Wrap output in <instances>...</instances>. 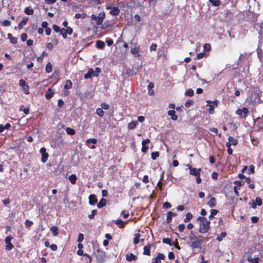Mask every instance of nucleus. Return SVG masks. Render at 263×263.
Masks as SVG:
<instances>
[{
    "label": "nucleus",
    "mask_w": 263,
    "mask_h": 263,
    "mask_svg": "<svg viewBox=\"0 0 263 263\" xmlns=\"http://www.w3.org/2000/svg\"><path fill=\"white\" fill-rule=\"evenodd\" d=\"M197 220L200 221L199 232L201 233H206L210 229V221L206 218L202 216H199L197 218Z\"/></svg>",
    "instance_id": "obj_1"
},
{
    "label": "nucleus",
    "mask_w": 263,
    "mask_h": 263,
    "mask_svg": "<svg viewBox=\"0 0 263 263\" xmlns=\"http://www.w3.org/2000/svg\"><path fill=\"white\" fill-rule=\"evenodd\" d=\"M190 247L194 250L195 249H200L202 241L198 239L196 235H193L189 237Z\"/></svg>",
    "instance_id": "obj_2"
},
{
    "label": "nucleus",
    "mask_w": 263,
    "mask_h": 263,
    "mask_svg": "<svg viewBox=\"0 0 263 263\" xmlns=\"http://www.w3.org/2000/svg\"><path fill=\"white\" fill-rule=\"evenodd\" d=\"M235 113L238 115L240 118L246 119L249 115V111L248 108L243 107L242 108L237 109Z\"/></svg>",
    "instance_id": "obj_3"
},
{
    "label": "nucleus",
    "mask_w": 263,
    "mask_h": 263,
    "mask_svg": "<svg viewBox=\"0 0 263 263\" xmlns=\"http://www.w3.org/2000/svg\"><path fill=\"white\" fill-rule=\"evenodd\" d=\"M207 106L209 107V112L210 114H213L214 113L215 107L217 106L218 101L215 100L212 101L211 100H207Z\"/></svg>",
    "instance_id": "obj_4"
},
{
    "label": "nucleus",
    "mask_w": 263,
    "mask_h": 263,
    "mask_svg": "<svg viewBox=\"0 0 263 263\" xmlns=\"http://www.w3.org/2000/svg\"><path fill=\"white\" fill-rule=\"evenodd\" d=\"M13 239V236L9 235L7 236L5 239V242L6 243L5 250L9 251L14 248V245L11 242V241Z\"/></svg>",
    "instance_id": "obj_5"
},
{
    "label": "nucleus",
    "mask_w": 263,
    "mask_h": 263,
    "mask_svg": "<svg viewBox=\"0 0 263 263\" xmlns=\"http://www.w3.org/2000/svg\"><path fill=\"white\" fill-rule=\"evenodd\" d=\"M19 85L22 88V91L26 95L29 94V86L26 83V82L23 79H21L19 81Z\"/></svg>",
    "instance_id": "obj_6"
},
{
    "label": "nucleus",
    "mask_w": 263,
    "mask_h": 263,
    "mask_svg": "<svg viewBox=\"0 0 263 263\" xmlns=\"http://www.w3.org/2000/svg\"><path fill=\"white\" fill-rule=\"evenodd\" d=\"M187 166L190 170V174L193 176H200V172L202 170L201 168H199L197 169L196 168H194L192 166V165L190 164H187Z\"/></svg>",
    "instance_id": "obj_7"
},
{
    "label": "nucleus",
    "mask_w": 263,
    "mask_h": 263,
    "mask_svg": "<svg viewBox=\"0 0 263 263\" xmlns=\"http://www.w3.org/2000/svg\"><path fill=\"white\" fill-rule=\"evenodd\" d=\"M107 10H110L109 13L114 16H117L119 14L120 10L118 7H111L108 5L106 6Z\"/></svg>",
    "instance_id": "obj_8"
},
{
    "label": "nucleus",
    "mask_w": 263,
    "mask_h": 263,
    "mask_svg": "<svg viewBox=\"0 0 263 263\" xmlns=\"http://www.w3.org/2000/svg\"><path fill=\"white\" fill-rule=\"evenodd\" d=\"M40 152L42 154V162L43 163L46 162L49 157L48 154L46 152V149L44 147H42Z\"/></svg>",
    "instance_id": "obj_9"
},
{
    "label": "nucleus",
    "mask_w": 263,
    "mask_h": 263,
    "mask_svg": "<svg viewBox=\"0 0 263 263\" xmlns=\"http://www.w3.org/2000/svg\"><path fill=\"white\" fill-rule=\"evenodd\" d=\"M97 143V140L95 138L88 139L86 141V145L91 149H95L96 146L94 145Z\"/></svg>",
    "instance_id": "obj_10"
},
{
    "label": "nucleus",
    "mask_w": 263,
    "mask_h": 263,
    "mask_svg": "<svg viewBox=\"0 0 263 263\" xmlns=\"http://www.w3.org/2000/svg\"><path fill=\"white\" fill-rule=\"evenodd\" d=\"M153 245V243L148 244L147 245L144 247L143 248V254L150 256L151 255V249L152 246Z\"/></svg>",
    "instance_id": "obj_11"
},
{
    "label": "nucleus",
    "mask_w": 263,
    "mask_h": 263,
    "mask_svg": "<svg viewBox=\"0 0 263 263\" xmlns=\"http://www.w3.org/2000/svg\"><path fill=\"white\" fill-rule=\"evenodd\" d=\"M28 21V18L25 17H23V20L20 22V23L18 24L17 28L19 30H21L23 29L24 26L26 25L27 22Z\"/></svg>",
    "instance_id": "obj_12"
},
{
    "label": "nucleus",
    "mask_w": 263,
    "mask_h": 263,
    "mask_svg": "<svg viewBox=\"0 0 263 263\" xmlns=\"http://www.w3.org/2000/svg\"><path fill=\"white\" fill-rule=\"evenodd\" d=\"M177 216V214L176 213H174L171 211H169L167 213V217L166 219V221L167 223H169L172 221V217H175Z\"/></svg>",
    "instance_id": "obj_13"
},
{
    "label": "nucleus",
    "mask_w": 263,
    "mask_h": 263,
    "mask_svg": "<svg viewBox=\"0 0 263 263\" xmlns=\"http://www.w3.org/2000/svg\"><path fill=\"white\" fill-rule=\"evenodd\" d=\"M89 203L90 205H95L97 202V199L96 196L95 194H91L89 196Z\"/></svg>",
    "instance_id": "obj_14"
},
{
    "label": "nucleus",
    "mask_w": 263,
    "mask_h": 263,
    "mask_svg": "<svg viewBox=\"0 0 263 263\" xmlns=\"http://www.w3.org/2000/svg\"><path fill=\"white\" fill-rule=\"evenodd\" d=\"M91 18L92 20L96 21V24L98 25H100L102 24L103 20L101 18L98 17V16L95 14H92L91 16Z\"/></svg>",
    "instance_id": "obj_15"
},
{
    "label": "nucleus",
    "mask_w": 263,
    "mask_h": 263,
    "mask_svg": "<svg viewBox=\"0 0 263 263\" xmlns=\"http://www.w3.org/2000/svg\"><path fill=\"white\" fill-rule=\"evenodd\" d=\"M139 51H140L139 46L134 47V48H132V49L130 50L131 53L133 55H134L135 57H139L140 56Z\"/></svg>",
    "instance_id": "obj_16"
},
{
    "label": "nucleus",
    "mask_w": 263,
    "mask_h": 263,
    "mask_svg": "<svg viewBox=\"0 0 263 263\" xmlns=\"http://www.w3.org/2000/svg\"><path fill=\"white\" fill-rule=\"evenodd\" d=\"M168 116L171 117V119L174 121H176L178 119L177 116L176 115V112L174 110H170L167 112Z\"/></svg>",
    "instance_id": "obj_17"
},
{
    "label": "nucleus",
    "mask_w": 263,
    "mask_h": 263,
    "mask_svg": "<svg viewBox=\"0 0 263 263\" xmlns=\"http://www.w3.org/2000/svg\"><path fill=\"white\" fill-rule=\"evenodd\" d=\"M138 257L133 253L127 254L126 255V259L128 261L136 260Z\"/></svg>",
    "instance_id": "obj_18"
},
{
    "label": "nucleus",
    "mask_w": 263,
    "mask_h": 263,
    "mask_svg": "<svg viewBox=\"0 0 263 263\" xmlns=\"http://www.w3.org/2000/svg\"><path fill=\"white\" fill-rule=\"evenodd\" d=\"M154 87V84L153 82H150L147 86L148 93L150 96H153L154 94V91L153 89Z\"/></svg>",
    "instance_id": "obj_19"
},
{
    "label": "nucleus",
    "mask_w": 263,
    "mask_h": 263,
    "mask_svg": "<svg viewBox=\"0 0 263 263\" xmlns=\"http://www.w3.org/2000/svg\"><path fill=\"white\" fill-rule=\"evenodd\" d=\"M138 124L137 121H132L128 124V129L130 130L135 129Z\"/></svg>",
    "instance_id": "obj_20"
},
{
    "label": "nucleus",
    "mask_w": 263,
    "mask_h": 263,
    "mask_svg": "<svg viewBox=\"0 0 263 263\" xmlns=\"http://www.w3.org/2000/svg\"><path fill=\"white\" fill-rule=\"evenodd\" d=\"M255 202L256 203H254L252 206L254 209L256 208V205L258 206H261L262 205V199L260 197H257L255 198Z\"/></svg>",
    "instance_id": "obj_21"
},
{
    "label": "nucleus",
    "mask_w": 263,
    "mask_h": 263,
    "mask_svg": "<svg viewBox=\"0 0 263 263\" xmlns=\"http://www.w3.org/2000/svg\"><path fill=\"white\" fill-rule=\"evenodd\" d=\"M105 46V45L103 41L101 40L97 41L96 43V46L97 48L100 49H103L104 48Z\"/></svg>",
    "instance_id": "obj_22"
},
{
    "label": "nucleus",
    "mask_w": 263,
    "mask_h": 263,
    "mask_svg": "<svg viewBox=\"0 0 263 263\" xmlns=\"http://www.w3.org/2000/svg\"><path fill=\"white\" fill-rule=\"evenodd\" d=\"M257 53L258 59L260 62L262 61L263 57V51L260 46H258L257 48Z\"/></svg>",
    "instance_id": "obj_23"
},
{
    "label": "nucleus",
    "mask_w": 263,
    "mask_h": 263,
    "mask_svg": "<svg viewBox=\"0 0 263 263\" xmlns=\"http://www.w3.org/2000/svg\"><path fill=\"white\" fill-rule=\"evenodd\" d=\"M246 182L249 184V187L251 189H254L255 188V185L254 184V181H252L250 177L246 178Z\"/></svg>",
    "instance_id": "obj_24"
},
{
    "label": "nucleus",
    "mask_w": 263,
    "mask_h": 263,
    "mask_svg": "<svg viewBox=\"0 0 263 263\" xmlns=\"http://www.w3.org/2000/svg\"><path fill=\"white\" fill-rule=\"evenodd\" d=\"M8 38L9 39L10 42L13 44H15L17 43V39L15 37H13L12 34L9 33L7 35Z\"/></svg>",
    "instance_id": "obj_25"
},
{
    "label": "nucleus",
    "mask_w": 263,
    "mask_h": 263,
    "mask_svg": "<svg viewBox=\"0 0 263 263\" xmlns=\"http://www.w3.org/2000/svg\"><path fill=\"white\" fill-rule=\"evenodd\" d=\"M93 73H94L93 70L92 68L89 69L88 72L86 74H85L84 78L85 79H90L93 76Z\"/></svg>",
    "instance_id": "obj_26"
},
{
    "label": "nucleus",
    "mask_w": 263,
    "mask_h": 263,
    "mask_svg": "<svg viewBox=\"0 0 263 263\" xmlns=\"http://www.w3.org/2000/svg\"><path fill=\"white\" fill-rule=\"evenodd\" d=\"M68 179L71 184H75L77 180V177L75 174H72L68 177Z\"/></svg>",
    "instance_id": "obj_27"
},
{
    "label": "nucleus",
    "mask_w": 263,
    "mask_h": 263,
    "mask_svg": "<svg viewBox=\"0 0 263 263\" xmlns=\"http://www.w3.org/2000/svg\"><path fill=\"white\" fill-rule=\"evenodd\" d=\"M53 95H54V93L52 91L51 89L48 88L46 93V95H45L46 98L47 99L49 100V99H51L53 96Z\"/></svg>",
    "instance_id": "obj_28"
},
{
    "label": "nucleus",
    "mask_w": 263,
    "mask_h": 263,
    "mask_svg": "<svg viewBox=\"0 0 263 263\" xmlns=\"http://www.w3.org/2000/svg\"><path fill=\"white\" fill-rule=\"evenodd\" d=\"M106 203V200L105 198H102V199H101L99 203L97 204V206L98 208L100 209L105 206Z\"/></svg>",
    "instance_id": "obj_29"
},
{
    "label": "nucleus",
    "mask_w": 263,
    "mask_h": 263,
    "mask_svg": "<svg viewBox=\"0 0 263 263\" xmlns=\"http://www.w3.org/2000/svg\"><path fill=\"white\" fill-rule=\"evenodd\" d=\"M210 207H214L216 204V200L214 197H212L208 202Z\"/></svg>",
    "instance_id": "obj_30"
},
{
    "label": "nucleus",
    "mask_w": 263,
    "mask_h": 263,
    "mask_svg": "<svg viewBox=\"0 0 263 263\" xmlns=\"http://www.w3.org/2000/svg\"><path fill=\"white\" fill-rule=\"evenodd\" d=\"M115 223L120 228H123L125 227V223L121 219H118L115 221Z\"/></svg>",
    "instance_id": "obj_31"
},
{
    "label": "nucleus",
    "mask_w": 263,
    "mask_h": 263,
    "mask_svg": "<svg viewBox=\"0 0 263 263\" xmlns=\"http://www.w3.org/2000/svg\"><path fill=\"white\" fill-rule=\"evenodd\" d=\"M11 125L9 123H6L5 125L0 124V133L3 132L5 129H9Z\"/></svg>",
    "instance_id": "obj_32"
},
{
    "label": "nucleus",
    "mask_w": 263,
    "mask_h": 263,
    "mask_svg": "<svg viewBox=\"0 0 263 263\" xmlns=\"http://www.w3.org/2000/svg\"><path fill=\"white\" fill-rule=\"evenodd\" d=\"M228 140L233 145H236L238 142V140L234 138L232 136H229Z\"/></svg>",
    "instance_id": "obj_33"
},
{
    "label": "nucleus",
    "mask_w": 263,
    "mask_h": 263,
    "mask_svg": "<svg viewBox=\"0 0 263 263\" xmlns=\"http://www.w3.org/2000/svg\"><path fill=\"white\" fill-rule=\"evenodd\" d=\"M248 260L252 263H259V259L258 257L252 258L250 255L248 257Z\"/></svg>",
    "instance_id": "obj_34"
},
{
    "label": "nucleus",
    "mask_w": 263,
    "mask_h": 263,
    "mask_svg": "<svg viewBox=\"0 0 263 263\" xmlns=\"http://www.w3.org/2000/svg\"><path fill=\"white\" fill-rule=\"evenodd\" d=\"M1 25L3 27H8L10 26L11 24V23L10 21L8 20H5L3 21L0 22Z\"/></svg>",
    "instance_id": "obj_35"
},
{
    "label": "nucleus",
    "mask_w": 263,
    "mask_h": 263,
    "mask_svg": "<svg viewBox=\"0 0 263 263\" xmlns=\"http://www.w3.org/2000/svg\"><path fill=\"white\" fill-rule=\"evenodd\" d=\"M227 235V233L226 232H222L220 233L219 235H218L216 237V240L219 242L222 241V239L224 238Z\"/></svg>",
    "instance_id": "obj_36"
},
{
    "label": "nucleus",
    "mask_w": 263,
    "mask_h": 263,
    "mask_svg": "<svg viewBox=\"0 0 263 263\" xmlns=\"http://www.w3.org/2000/svg\"><path fill=\"white\" fill-rule=\"evenodd\" d=\"M24 12L27 15H32L34 13V10L33 9L27 7L24 9Z\"/></svg>",
    "instance_id": "obj_37"
},
{
    "label": "nucleus",
    "mask_w": 263,
    "mask_h": 263,
    "mask_svg": "<svg viewBox=\"0 0 263 263\" xmlns=\"http://www.w3.org/2000/svg\"><path fill=\"white\" fill-rule=\"evenodd\" d=\"M50 231L52 232L53 236H56L58 235V228L57 226L51 227Z\"/></svg>",
    "instance_id": "obj_38"
},
{
    "label": "nucleus",
    "mask_w": 263,
    "mask_h": 263,
    "mask_svg": "<svg viewBox=\"0 0 263 263\" xmlns=\"http://www.w3.org/2000/svg\"><path fill=\"white\" fill-rule=\"evenodd\" d=\"M162 242L170 246H173V242L172 239L169 238H163L162 239Z\"/></svg>",
    "instance_id": "obj_39"
},
{
    "label": "nucleus",
    "mask_w": 263,
    "mask_h": 263,
    "mask_svg": "<svg viewBox=\"0 0 263 263\" xmlns=\"http://www.w3.org/2000/svg\"><path fill=\"white\" fill-rule=\"evenodd\" d=\"M65 130H66V133L69 135L72 136V135H75V134H76L75 130L71 127H67L65 129Z\"/></svg>",
    "instance_id": "obj_40"
},
{
    "label": "nucleus",
    "mask_w": 263,
    "mask_h": 263,
    "mask_svg": "<svg viewBox=\"0 0 263 263\" xmlns=\"http://www.w3.org/2000/svg\"><path fill=\"white\" fill-rule=\"evenodd\" d=\"M72 83L71 81L69 80H66L65 85H64V88L66 89H70L72 87Z\"/></svg>",
    "instance_id": "obj_41"
},
{
    "label": "nucleus",
    "mask_w": 263,
    "mask_h": 263,
    "mask_svg": "<svg viewBox=\"0 0 263 263\" xmlns=\"http://www.w3.org/2000/svg\"><path fill=\"white\" fill-rule=\"evenodd\" d=\"M209 1L212 4V6L215 7H218L220 5V0H209Z\"/></svg>",
    "instance_id": "obj_42"
},
{
    "label": "nucleus",
    "mask_w": 263,
    "mask_h": 263,
    "mask_svg": "<svg viewBox=\"0 0 263 263\" xmlns=\"http://www.w3.org/2000/svg\"><path fill=\"white\" fill-rule=\"evenodd\" d=\"M193 217V215L191 213L188 212L186 214L185 218L184 219V222H188Z\"/></svg>",
    "instance_id": "obj_43"
},
{
    "label": "nucleus",
    "mask_w": 263,
    "mask_h": 263,
    "mask_svg": "<svg viewBox=\"0 0 263 263\" xmlns=\"http://www.w3.org/2000/svg\"><path fill=\"white\" fill-rule=\"evenodd\" d=\"M87 16V15L86 13H76L75 14V16L74 17L78 19V18H82V19H84V18H85Z\"/></svg>",
    "instance_id": "obj_44"
},
{
    "label": "nucleus",
    "mask_w": 263,
    "mask_h": 263,
    "mask_svg": "<svg viewBox=\"0 0 263 263\" xmlns=\"http://www.w3.org/2000/svg\"><path fill=\"white\" fill-rule=\"evenodd\" d=\"M52 67L51 64L50 62H48L46 66V68H45L46 71L47 73H50L52 71Z\"/></svg>",
    "instance_id": "obj_45"
},
{
    "label": "nucleus",
    "mask_w": 263,
    "mask_h": 263,
    "mask_svg": "<svg viewBox=\"0 0 263 263\" xmlns=\"http://www.w3.org/2000/svg\"><path fill=\"white\" fill-rule=\"evenodd\" d=\"M140 234L139 233H136L135 235V237H134V243L135 245H137L138 243H139V237H140Z\"/></svg>",
    "instance_id": "obj_46"
},
{
    "label": "nucleus",
    "mask_w": 263,
    "mask_h": 263,
    "mask_svg": "<svg viewBox=\"0 0 263 263\" xmlns=\"http://www.w3.org/2000/svg\"><path fill=\"white\" fill-rule=\"evenodd\" d=\"M96 114L100 117H102L104 116V112L102 108H98L96 110Z\"/></svg>",
    "instance_id": "obj_47"
},
{
    "label": "nucleus",
    "mask_w": 263,
    "mask_h": 263,
    "mask_svg": "<svg viewBox=\"0 0 263 263\" xmlns=\"http://www.w3.org/2000/svg\"><path fill=\"white\" fill-rule=\"evenodd\" d=\"M47 55H48V54L46 52L43 51L42 53H41V54L40 55V56L39 58H37V61H42L43 58L44 57H47Z\"/></svg>",
    "instance_id": "obj_48"
},
{
    "label": "nucleus",
    "mask_w": 263,
    "mask_h": 263,
    "mask_svg": "<svg viewBox=\"0 0 263 263\" xmlns=\"http://www.w3.org/2000/svg\"><path fill=\"white\" fill-rule=\"evenodd\" d=\"M194 95V91L192 89L190 88L187 90V91L185 92V95L192 97Z\"/></svg>",
    "instance_id": "obj_49"
},
{
    "label": "nucleus",
    "mask_w": 263,
    "mask_h": 263,
    "mask_svg": "<svg viewBox=\"0 0 263 263\" xmlns=\"http://www.w3.org/2000/svg\"><path fill=\"white\" fill-rule=\"evenodd\" d=\"M159 156V153L158 152H153L151 154V157L153 160H156Z\"/></svg>",
    "instance_id": "obj_50"
},
{
    "label": "nucleus",
    "mask_w": 263,
    "mask_h": 263,
    "mask_svg": "<svg viewBox=\"0 0 263 263\" xmlns=\"http://www.w3.org/2000/svg\"><path fill=\"white\" fill-rule=\"evenodd\" d=\"M98 211L97 210H93L91 211V214L88 215V217L90 219H92L94 218L95 216L97 214Z\"/></svg>",
    "instance_id": "obj_51"
},
{
    "label": "nucleus",
    "mask_w": 263,
    "mask_h": 263,
    "mask_svg": "<svg viewBox=\"0 0 263 263\" xmlns=\"http://www.w3.org/2000/svg\"><path fill=\"white\" fill-rule=\"evenodd\" d=\"M60 33H61V34L62 35V37L64 39H66L67 38V34H68L66 32V31L65 30V28H62L61 30L60 31Z\"/></svg>",
    "instance_id": "obj_52"
},
{
    "label": "nucleus",
    "mask_w": 263,
    "mask_h": 263,
    "mask_svg": "<svg viewBox=\"0 0 263 263\" xmlns=\"http://www.w3.org/2000/svg\"><path fill=\"white\" fill-rule=\"evenodd\" d=\"M101 70L99 67H96L95 68V70L94 71V73H93V76L94 77H97L98 76V74L101 72Z\"/></svg>",
    "instance_id": "obj_53"
},
{
    "label": "nucleus",
    "mask_w": 263,
    "mask_h": 263,
    "mask_svg": "<svg viewBox=\"0 0 263 263\" xmlns=\"http://www.w3.org/2000/svg\"><path fill=\"white\" fill-rule=\"evenodd\" d=\"M52 28L55 32H60L61 30V29H60V28L57 25L55 24L52 26Z\"/></svg>",
    "instance_id": "obj_54"
},
{
    "label": "nucleus",
    "mask_w": 263,
    "mask_h": 263,
    "mask_svg": "<svg viewBox=\"0 0 263 263\" xmlns=\"http://www.w3.org/2000/svg\"><path fill=\"white\" fill-rule=\"evenodd\" d=\"M67 33L69 35H71L72 33L73 29L70 27H67L66 29H65Z\"/></svg>",
    "instance_id": "obj_55"
},
{
    "label": "nucleus",
    "mask_w": 263,
    "mask_h": 263,
    "mask_svg": "<svg viewBox=\"0 0 263 263\" xmlns=\"http://www.w3.org/2000/svg\"><path fill=\"white\" fill-rule=\"evenodd\" d=\"M234 183L237 186H238V187L241 186L244 184L243 181H238V180L235 181Z\"/></svg>",
    "instance_id": "obj_56"
},
{
    "label": "nucleus",
    "mask_w": 263,
    "mask_h": 263,
    "mask_svg": "<svg viewBox=\"0 0 263 263\" xmlns=\"http://www.w3.org/2000/svg\"><path fill=\"white\" fill-rule=\"evenodd\" d=\"M185 229V225L184 224H180L178 226V230L180 232H183Z\"/></svg>",
    "instance_id": "obj_57"
},
{
    "label": "nucleus",
    "mask_w": 263,
    "mask_h": 263,
    "mask_svg": "<svg viewBox=\"0 0 263 263\" xmlns=\"http://www.w3.org/2000/svg\"><path fill=\"white\" fill-rule=\"evenodd\" d=\"M172 206L170 202H165L163 204V207L164 209H169Z\"/></svg>",
    "instance_id": "obj_58"
},
{
    "label": "nucleus",
    "mask_w": 263,
    "mask_h": 263,
    "mask_svg": "<svg viewBox=\"0 0 263 263\" xmlns=\"http://www.w3.org/2000/svg\"><path fill=\"white\" fill-rule=\"evenodd\" d=\"M193 104V101L191 100H187L185 103V106L186 107H190Z\"/></svg>",
    "instance_id": "obj_59"
},
{
    "label": "nucleus",
    "mask_w": 263,
    "mask_h": 263,
    "mask_svg": "<svg viewBox=\"0 0 263 263\" xmlns=\"http://www.w3.org/2000/svg\"><path fill=\"white\" fill-rule=\"evenodd\" d=\"M45 46L49 50H52L53 48V45L51 43H47Z\"/></svg>",
    "instance_id": "obj_60"
},
{
    "label": "nucleus",
    "mask_w": 263,
    "mask_h": 263,
    "mask_svg": "<svg viewBox=\"0 0 263 263\" xmlns=\"http://www.w3.org/2000/svg\"><path fill=\"white\" fill-rule=\"evenodd\" d=\"M157 47V45L155 43H153L150 47V51H156Z\"/></svg>",
    "instance_id": "obj_61"
},
{
    "label": "nucleus",
    "mask_w": 263,
    "mask_h": 263,
    "mask_svg": "<svg viewBox=\"0 0 263 263\" xmlns=\"http://www.w3.org/2000/svg\"><path fill=\"white\" fill-rule=\"evenodd\" d=\"M101 108L103 109H108L109 107V106L108 104L105 103H102L101 105Z\"/></svg>",
    "instance_id": "obj_62"
},
{
    "label": "nucleus",
    "mask_w": 263,
    "mask_h": 263,
    "mask_svg": "<svg viewBox=\"0 0 263 263\" xmlns=\"http://www.w3.org/2000/svg\"><path fill=\"white\" fill-rule=\"evenodd\" d=\"M84 240V235L82 233H79L78 238V241L79 242H81Z\"/></svg>",
    "instance_id": "obj_63"
},
{
    "label": "nucleus",
    "mask_w": 263,
    "mask_h": 263,
    "mask_svg": "<svg viewBox=\"0 0 263 263\" xmlns=\"http://www.w3.org/2000/svg\"><path fill=\"white\" fill-rule=\"evenodd\" d=\"M33 224V222L32 221L27 219L25 221V226L26 227H30Z\"/></svg>",
    "instance_id": "obj_64"
}]
</instances>
